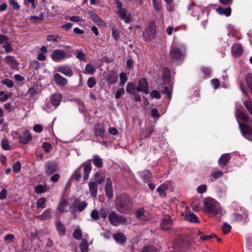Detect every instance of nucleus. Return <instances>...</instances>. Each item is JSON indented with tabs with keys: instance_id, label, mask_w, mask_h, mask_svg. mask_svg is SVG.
<instances>
[{
	"instance_id": "obj_34",
	"label": "nucleus",
	"mask_w": 252,
	"mask_h": 252,
	"mask_svg": "<svg viewBox=\"0 0 252 252\" xmlns=\"http://www.w3.org/2000/svg\"><path fill=\"white\" fill-rule=\"evenodd\" d=\"M185 219L191 222H197L198 219L194 213H189L186 214Z\"/></svg>"
},
{
	"instance_id": "obj_48",
	"label": "nucleus",
	"mask_w": 252,
	"mask_h": 252,
	"mask_svg": "<svg viewBox=\"0 0 252 252\" xmlns=\"http://www.w3.org/2000/svg\"><path fill=\"white\" fill-rule=\"evenodd\" d=\"M1 145L3 149L9 150L10 149V146L9 144L8 140L6 138H4L1 140Z\"/></svg>"
},
{
	"instance_id": "obj_23",
	"label": "nucleus",
	"mask_w": 252,
	"mask_h": 252,
	"mask_svg": "<svg viewBox=\"0 0 252 252\" xmlns=\"http://www.w3.org/2000/svg\"><path fill=\"white\" fill-rule=\"evenodd\" d=\"M89 187L91 196L95 198L97 193L98 184L95 182H90Z\"/></svg>"
},
{
	"instance_id": "obj_17",
	"label": "nucleus",
	"mask_w": 252,
	"mask_h": 252,
	"mask_svg": "<svg viewBox=\"0 0 252 252\" xmlns=\"http://www.w3.org/2000/svg\"><path fill=\"white\" fill-rule=\"evenodd\" d=\"M239 126L241 128V132L243 135L247 139L248 137L252 135V128L247 125H242L239 123Z\"/></svg>"
},
{
	"instance_id": "obj_8",
	"label": "nucleus",
	"mask_w": 252,
	"mask_h": 252,
	"mask_svg": "<svg viewBox=\"0 0 252 252\" xmlns=\"http://www.w3.org/2000/svg\"><path fill=\"white\" fill-rule=\"evenodd\" d=\"M170 186H171V182L167 181L158 187L157 190L159 196L162 197H165L166 195V191L169 189Z\"/></svg>"
},
{
	"instance_id": "obj_62",
	"label": "nucleus",
	"mask_w": 252,
	"mask_h": 252,
	"mask_svg": "<svg viewBox=\"0 0 252 252\" xmlns=\"http://www.w3.org/2000/svg\"><path fill=\"white\" fill-rule=\"evenodd\" d=\"M245 105L249 112L252 115V101L249 99L246 100L245 102Z\"/></svg>"
},
{
	"instance_id": "obj_2",
	"label": "nucleus",
	"mask_w": 252,
	"mask_h": 252,
	"mask_svg": "<svg viewBox=\"0 0 252 252\" xmlns=\"http://www.w3.org/2000/svg\"><path fill=\"white\" fill-rule=\"evenodd\" d=\"M185 50L186 47L183 43L174 42L170 52L172 60L174 61L182 60L184 56Z\"/></svg>"
},
{
	"instance_id": "obj_10",
	"label": "nucleus",
	"mask_w": 252,
	"mask_h": 252,
	"mask_svg": "<svg viewBox=\"0 0 252 252\" xmlns=\"http://www.w3.org/2000/svg\"><path fill=\"white\" fill-rule=\"evenodd\" d=\"M201 8L194 2H191L188 6V10L189 14L194 17L198 15V13L200 11Z\"/></svg>"
},
{
	"instance_id": "obj_9",
	"label": "nucleus",
	"mask_w": 252,
	"mask_h": 252,
	"mask_svg": "<svg viewBox=\"0 0 252 252\" xmlns=\"http://www.w3.org/2000/svg\"><path fill=\"white\" fill-rule=\"evenodd\" d=\"M57 70L67 77H71L73 74L72 69L67 65H59L58 66Z\"/></svg>"
},
{
	"instance_id": "obj_18",
	"label": "nucleus",
	"mask_w": 252,
	"mask_h": 252,
	"mask_svg": "<svg viewBox=\"0 0 252 252\" xmlns=\"http://www.w3.org/2000/svg\"><path fill=\"white\" fill-rule=\"evenodd\" d=\"M231 159V155L229 153L222 154L219 159V164L223 168Z\"/></svg>"
},
{
	"instance_id": "obj_60",
	"label": "nucleus",
	"mask_w": 252,
	"mask_h": 252,
	"mask_svg": "<svg viewBox=\"0 0 252 252\" xmlns=\"http://www.w3.org/2000/svg\"><path fill=\"white\" fill-rule=\"evenodd\" d=\"M222 231L224 233H228L231 229V226L227 222H224L222 227Z\"/></svg>"
},
{
	"instance_id": "obj_14",
	"label": "nucleus",
	"mask_w": 252,
	"mask_h": 252,
	"mask_svg": "<svg viewBox=\"0 0 252 252\" xmlns=\"http://www.w3.org/2000/svg\"><path fill=\"white\" fill-rule=\"evenodd\" d=\"M172 225V220L169 215H165L162 219L161 227L164 230L170 229Z\"/></svg>"
},
{
	"instance_id": "obj_13",
	"label": "nucleus",
	"mask_w": 252,
	"mask_h": 252,
	"mask_svg": "<svg viewBox=\"0 0 252 252\" xmlns=\"http://www.w3.org/2000/svg\"><path fill=\"white\" fill-rule=\"evenodd\" d=\"M232 55L234 57H240L243 52L242 46L241 44L236 43L232 46Z\"/></svg>"
},
{
	"instance_id": "obj_24",
	"label": "nucleus",
	"mask_w": 252,
	"mask_h": 252,
	"mask_svg": "<svg viewBox=\"0 0 252 252\" xmlns=\"http://www.w3.org/2000/svg\"><path fill=\"white\" fill-rule=\"evenodd\" d=\"M91 17L94 22L98 26L105 27L106 26V23L101 19L97 15L93 13L91 15Z\"/></svg>"
},
{
	"instance_id": "obj_16",
	"label": "nucleus",
	"mask_w": 252,
	"mask_h": 252,
	"mask_svg": "<svg viewBox=\"0 0 252 252\" xmlns=\"http://www.w3.org/2000/svg\"><path fill=\"white\" fill-rule=\"evenodd\" d=\"M164 86L162 87V93L163 94H165V97L168 99H171L172 93V85L170 82L168 83H166L163 85Z\"/></svg>"
},
{
	"instance_id": "obj_63",
	"label": "nucleus",
	"mask_w": 252,
	"mask_h": 252,
	"mask_svg": "<svg viewBox=\"0 0 252 252\" xmlns=\"http://www.w3.org/2000/svg\"><path fill=\"white\" fill-rule=\"evenodd\" d=\"M99 216L100 218L105 219L108 216V211L106 208H101L99 210Z\"/></svg>"
},
{
	"instance_id": "obj_21",
	"label": "nucleus",
	"mask_w": 252,
	"mask_h": 252,
	"mask_svg": "<svg viewBox=\"0 0 252 252\" xmlns=\"http://www.w3.org/2000/svg\"><path fill=\"white\" fill-rule=\"evenodd\" d=\"M148 213L143 209H139L136 212V216L137 219L142 221L148 220L149 217L148 216Z\"/></svg>"
},
{
	"instance_id": "obj_39",
	"label": "nucleus",
	"mask_w": 252,
	"mask_h": 252,
	"mask_svg": "<svg viewBox=\"0 0 252 252\" xmlns=\"http://www.w3.org/2000/svg\"><path fill=\"white\" fill-rule=\"evenodd\" d=\"M34 190L37 194H40L47 191V188L46 186L38 185L34 187Z\"/></svg>"
},
{
	"instance_id": "obj_22",
	"label": "nucleus",
	"mask_w": 252,
	"mask_h": 252,
	"mask_svg": "<svg viewBox=\"0 0 252 252\" xmlns=\"http://www.w3.org/2000/svg\"><path fill=\"white\" fill-rule=\"evenodd\" d=\"M56 83L58 86H64L67 84V80L59 73H56L54 77Z\"/></svg>"
},
{
	"instance_id": "obj_11",
	"label": "nucleus",
	"mask_w": 252,
	"mask_h": 252,
	"mask_svg": "<svg viewBox=\"0 0 252 252\" xmlns=\"http://www.w3.org/2000/svg\"><path fill=\"white\" fill-rule=\"evenodd\" d=\"M58 170V164L55 161H48L45 166L46 173L50 175L57 171Z\"/></svg>"
},
{
	"instance_id": "obj_44",
	"label": "nucleus",
	"mask_w": 252,
	"mask_h": 252,
	"mask_svg": "<svg viewBox=\"0 0 252 252\" xmlns=\"http://www.w3.org/2000/svg\"><path fill=\"white\" fill-rule=\"evenodd\" d=\"M89 244L86 240L83 239L80 245L81 252H88Z\"/></svg>"
},
{
	"instance_id": "obj_59",
	"label": "nucleus",
	"mask_w": 252,
	"mask_h": 252,
	"mask_svg": "<svg viewBox=\"0 0 252 252\" xmlns=\"http://www.w3.org/2000/svg\"><path fill=\"white\" fill-rule=\"evenodd\" d=\"M112 36L114 38V39H115V40L116 41V40H118L120 37L119 31L114 28H112Z\"/></svg>"
},
{
	"instance_id": "obj_50",
	"label": "nucleus",
	"mask_w": 252,
	"mask_h": 252,
	"mask_svg": "<svg viewBox=\"0 0 252 252\" xmlns=\"http://www.w3.org/2000/svg\"><path fill=\"white\" fill-rule=\"evenodd\" d=\"M56 108L54 107L52 104L50 102H47L43 106V109L47 112H51L53 111Z\"/></svg>"
},
{
	"instance_id": "obj_3",
	"label": "nucleus",
	"mask_w": 252,
	"mask_h": 252,
	"mask_svg": "<svg viewBox=\"0 0 252 252\" xmlns=\"http://www.w3.org/2000/svg\"><path fill=\"white\" fill-rule=\"evenodd\" d=\"M205 211L212 213L214 215L222 214V210L220 204L214 199L210 198L206 199L204 203Z\"/></svg>"
},
{
	"instance_id": "obj_41",
	"label": "nucleus",
	"mask_w": 252,
	"mask_h": 252,
	"mask_svg": "<svg viewBox=\"0 0 252 252\" xmlns=\"http://www.w3.org/2000/svg\"><path fill=\"white\" fill-rule=\"evenodd\" d=\"M136 90V88L135 87L134 84L131 82H128L126 86V91L127 93L133 94L135 93V91Z\"/></svg>"
},
{
	"instance_id": "obj_32",
	"label": "nucleus",
	"mask_w": 252,
	"mask_h": 252,
	"mask_svg": "<svg viewBox=\"0 0 252 252\" xmlns=\"http://www.w3.org/2000/svg\"><path fill=\"white\" fill-rule=\"evenodd\" d=\"M114 239L116 242L120 244H123L126 241L125 236L121 233H118L114 235Z\"/></svg>"
},
{
	"instance_id": "obj_49",
	"label": "nucleus",
	"mask_w": 252,
	"mask_h": 252,
	"mask_svg": "<svg viewBox=\"0 0 252 252\" xmlns=\"http://www.w3.org/2000/svg\"><path fill=\"white\" fill-rule=\"evenodd\" d=\"M5 60L7 63H11L15 65L18 64L17 61L15 59L14 56H7L5 57Z\"/></svg>"
},
{
	"instance_id": "obj_38",
	"label": "nucleus",
	"mask_w": 252,
	"mask_h": 252,
	"mask_svg": "<svg viewBox=\"0 0 252 252\" xmlns=\"http://www.w3.org/2000/svg\"><path fill=\"white\" fill-rule=\"evenodd\" d=\"M87 205L88 203L86 201H83L77 203L75 207L79 212H82L87 207Z\"/></svg>"
},
{
	"instance_id": "obj_36",
	"label": "nucleus",
	"mask_w": 252,
	"mask_h": 252,
	"mask_svg": "<svg viewBox=\"0 0 252 252\" xmlns=\"http://www.w3.org/2000/svg\"><path fill=\"white\" fill-rule=\"evenodd\" d=\"M163 85H165L166 83H168L170 82V70L169 69L165 67L164 69V73L163 75Z\"/></svg>"
},
{
	"instance_id": "obj_58",
	"label": "nucleus",
	"mask_w": 252,
	"mask_h": 252,
	"mask_svg": "<svg viewBox=\"0 0 252 252\" xmlns=\"http://www.w3.org/2000/svg\"><path fill=\"white\" fill-rule=\"evenodd\" d=\"M120 85H121L122 86H124V84L126 83L127 80L126 74L125 73H121L120 74Z\"/></svg>"
},
{
	"instance_id": "obj_20",
	"label": "nucleus",
	"mask_w": 252,
	"mask_h": 252,
	"mask_svg": "<svg viewBox=\"0 0 252 252\" xmlns=\"http://www.w3.org/2000/svg\"><path fill=\"white\" fill-rule=\"evenodd\" d=\"M35 218L38 219L40 220L50 219L51 218V209L50 208L46 209L42 214L35 216Z\"/></svg>"
},
{
	"instance_id": "obj_52",
	"label": "nucleus",
	"mask_w": 252,
	"mask_h": 252,
	"mask_svg": "<svg viewBox=\"0 0 252 252\" xmlns=\"http://www.w3.org/2000/svg\"><path fill=\"white\" fill-rule=\"evenodd\" d=\"M46 39L48 41L57 42L61 40V37L58 35L51 34L48 35Z\"/></svg>"
},
{
	"instance_id": "obj_42",
	"label": "nucleus",
	"mask_w": 252,
	"mask_h": 252,
	"mask_svg": "<svg viewBox=\"0 0 252 252\" xmlns=\"http://www.w3.org/2000/svg\"><path fill=\"white\" fill-rule=\"evenodd\" d=\"M28 94L30 95L31 96H34L36 94H38L40 93L39 90L38 89V86L36 85H34L32 88H30L28 92Z\"/></svg>"
},
{
	"instance_id": "obj_31",
	"label": "nucleus",
	"mask_w": 252,
	"mask_h": 252,
	"mask_svg": "<svg viewBox=\"0 0 252 252\" xmlns=\"http://www.w3.org/2000/svg\"><path fill=\"white\" fill-rule=\"evenodd\" d=\"M104 132V127L102 125L98 124L95 126V134L96 136L102 137Z\"/></svg>"
},
{
	"instance_id": "obj_53",
	"label": "nucleus",
	"mask_w": 252,
	"mask_h": 252,
	"mask_svg": "<svg viewBox=\"0 0 252 252\" xmlns=\"http://www.w3.org/2000/svg\"><path fill=\"white\" fill-rule=\"evenodd\" d=\"M141 175L142 176L143 179L146 181H147L150 179L152 177V173L149 170L144 171L142 172Z\"/></svg>"
},
{
	"instance_id": "obj_12",
	"label": "nucleus",
	"mask_w": 252,
	"mask_h": 252,
	"mask_svg": "<svg viewBox=\"0 0 252 252\" xmlns=\"http://www.w3.org/2000/svg\"><path fill=\"white\" fill-rule=\"evenodd\" d=\"M19 138L21 143L26 144L32 139V136L28 130H25L19 134Z\"/></svg>"
},
{
	"instance_id": "obj_33",
	"label": "nucleus",
	"mask_w": 252,
	"mask_h": 252,
	"mask_svg": "<svg viewBox=\"0 0 252 252\" xmlns=\"http://www.w3.org/2000/svg\"><path fill=\"white\" fill-rule=\"evenodd\" d=\"M107 81L111 84H115L118 81V76L114 72H110L107 78Z\"/></svg>"
},
{
	"instance_id": "obj_35",
	"label": "nucleus",
	"mask_w": 252,
	"mask_h": 252,
	"mask_svg": "<svg viewBox=\"0 0 252 252\" xmlns=\"http://www.w3.org/2000/svg\"><path fill=\"white\" fill-rule=\"evenodd\" d=\"M68 201L66 200L63 199L62 200L59 205H58V209L61 212H66V208L68 206Z\"/></svg>"
},
{
	"instance_id": "obj_54",
	"label": "nucleus",
	"mask_w": 252,
	"mask_h": 252,
	"mask_svg": "<svg viewBox=\"0 0 252 252\" xmlns=\"http://www.w3.org/2000/svg\"><path fill=\"white\" fill-rule=\"evenodd\" d=\"M73 236L74 238L77 240L81 239L82 236V234L81 230L78 228L75 229L73 231Z\"/></svg>"
},
{
	"instance_id": "obj_45",
	"label": "nucleus",
	"mask_w": 252,
	"mask_h": 252,
	"mask_svg": "<svg viewBox=\"0 0 252 252\" xmlns=\"http://www.w3.org/2000/svg\"><path fill=\"white\" fill-rule=\"evenodd\" d=\"M245 81L249 89L252 91V74H247L245 77Z\"/></svg>"
},
{
	"instance_id": "obj_61",
	"label": "nucleus",
	"mask_w": 252,
	"mask_h": 252,
	"mask_svg": "<svg viewBox=\"0 0 252 252\" xmlns=\"http://www.w3.org/2000/svg\"><path fill=\"white\" fill-rule=\"evenodd\" d=\"M13 171L15 173H18L21 170V164L19 161H17L13 165Z\"/></svg>"
},
{
	"instance_id": "obj_30",
	"label": "nucleus",
	"mask_w": 252,
	"mask_h": 252,
	"mask_svg": "<svg viewBox=\"0 0 252 252\" xmlns=\"http://www.w3.org/2000/svg\"><path fill=\"white\" fill-rule=\"evenodd\" d=\"M236 116L237 118L246 121L248 120V116L240 108H237L235 113Z\"/></svg>"
},
{
	"instance_id": "obj_5",
	"label": "nucleus",
	"mask_w": 252,
	"mask_h": 252,
	"mask_svg": "<svg viewBox=\"0 0 252 252\" xmlns=\"http://www.w3.org/2000/svg\"><path fill=\"white\" fill-rule=\"evenodd\" d=\"M156 26L154 23L150 22L143 32V38L145 41L150 40L156 37Z\"/></svg>"
},
{
	"instance_id": "obj_1",
	"label": "nucleus",
	"mask_w": 252,
	"mask_h": 252,
	"mask_svg": "<svg viewBox=\"0 0 252 252\" xmlns=\"http://www.w3.org/2000/svg\"><path fill=\"white\" fill-rule=\"evenodd\" d=\"M117 210L122 213H126L131 207L132 202L130 197L126 194H122L117 197L116 201Z\"/></svg>"
},
{
	"instance_id": "obj_64",
	"label": "nucleus",
	"mask_w": 252,
	"mask_h": 252,
	"mask_svg": "<svg viewBox=\"0 0 252 252\" xmlns=\"http://www.w3.org/2000/svg\"><path fill=\"white\" fill-rule=\"evenodd\" d=\"M141 252H157L156 249L153 246L144 247Z\"/></svg>"
},
{
	"instance_id": "obj_57",
	"label": "nucleus",
	"mask_w": 252,
	"mask_h": 252,
	"mask_svg": "<svg viewBox=\"0 0 252 252\" xmlns=\"http://www.w3.org/2000/svg\"><path fill=\"white\" fill-rule=\"evenodd\" d=\"M87 83L89 88H93L96 83L95 78L93 77L89 78Z\"/></svg>"
},
{
	"instance_id": "obj_46",
	"label": "nucleus",
	"mask_w": 252,
	"mask_h": 252,
	"mask_svg": "<svg viewBox=\"0 0 252 252\" xmlns=\"http://www.w3.org/2000/svg\"><path fill=\"white\" fill-rule=\"evenodd\" d=\"M94 180L97 182V184H100L104 179L101 173L96 172L94 175Z\"/></svg>"
},
{
	"instance_id": "obj_43",
	"label": "nucleus",
	"mask_w": 252,
	"mask_h": 252,
	"mask_svg": "<svg viewBox=\"0 0 252 252\" xmlns=\"http://www.w3.org/2000/svg\"><path fill=\"white\" fill-rule=\"evenodd\" d=\"M76 58L80 62H83L85 60L86 55L84 54L83 50H76Z\"/></svg>"
},
{
	"instance_id": "obj_15",
	"label": "nucleus",
	"mask_w": 252,
	"mask_h": 252,
	"mask_svg": "<svg viewBox=\"0 0 252 252\" xmlns=\"http://www.w3.org/2000/svg\"><path fill=\"white\" fill-rule=\"evenodd\" d=\"M105 192L107 196L111 199L113 196V190L112 188V183L110 178L106 179V185L105 187Z\"/></svg>"
},
{
	"instance_id": "obj_19",
	"label": "nucleus",
	"mask_w": 252,
	"mask_h": 252,
	"mask_svg": "<svg viewBox=\"0 0 252 252\" xmlns=\"http://www.w3.org/2000/svg\"><path fill=\"white\" fill-rule=\"evenodd\" d=\"M62 99V95L60 94H54L50 98L51 103L55 108H57L60 105Z\"/></svg>"
},
{
	"instance_id": "obj_6",
	"label": "nucleus",
	"mask_w": 252,
	"mask_h": 252,
	"mask_svg": "<svg viewBox=\"0 0 252 252\" xmlns=\"http://www.w3.org/2000/svg\"><path fill=\"white\" fill-rule=\"evenodd\" d=\"M71 56V55L67 54L64 50L62 49L54 50L51 55L52 60L56 62L63 61L65 59L69 58Z\"/></svg>"
},
{
	"instance_id": "obj_29",
	"label": "nucleus",
	"mask_w": 252,
	"mask_h": 252,
	"mask_svg": "<svg viewBox=\"0 0 252 252\" xmlns=\"http://www.w3.org/2000/svg\"><path fill=\"white\" fill-rule=\"evenodd\" d=\"M93 162L95 166L97 168H101L103 165L102 159L97 155L93 156Z\"/></svg>"
},
{
	"instance_id": "obj_27",
	"label": "nucleus",
	"mask_w": 252,
	"mask_h": 252,
	"mask_svg": "<svg viewBox=\"0 0 252 252\" xmlns=\"http://www.w3.org/2000/svg\"><path fill=\"white\" fill-rule=\"evenodd\" d=\"M55 225L56 230L58 232L59 235L64 236L65 234V228L64 225L60 221H57Z\"/></svg>"
},
{
	"instance_id": "obj_4",
	"label": "nucleus",
	"mask_w": 252,
	"mask_h": 252,
	"mask_svg": "<svg viewBox=\"0 0 252 252\" xmlns=\"http://www.w3.org/2000/svg\"><path fill=\"white\" fill-rule=\"evenodd\" d=\"M108 218L109 222L115 226L126 223L127 220L125 217L117 214L115 211H111L109 214Z\"/></svg>"
},
{
	"instance_id": "obj_47",
	"label": "nucleus",
	"mask_w": 252,
	"mask_h": 252,
	"mask_svg": "<svg viewBox=\"0 0 252 252\" xmlns=\"http://www.w3.org/2000/svg\"><path fill=\"white\" fill-rule=\"evenodd\" d=\"M2 47L4 48L5 53L6 54L11 53L14 50V49L12 48L11 44L9 41L2 45Z\"/></svg>"
},
{
	"instance_id": "obj_28",
	"label": "nucleus",
	"mask_w": 252,
	"mask_h": 252,
	"mask_svg": "<svg viewBox=\"0 0 252 252\" xmlns=\"http://www.w3.org/2000/svg\"><path fill=\"white\" fill-rule=\"evenodd\" d=\"M217 12L221 15H225L227 17L231 15V9L230 7L223 8L221 6L217 9Z\"/></svg>"
},
{
	"instance_id": "obj_51",
	"label": "nucleus",
	"mask_w": 252,
	"mask_h": 252,
	"mask_svg": "<svg viewBox=\"0 0 252 252\" xmlns=\"http://www.w3.org/2000/svg\"><path fill=\"white\" fill-rule=\"evenodd\" d=\"M117 13L121 19H124L129 14L126 8H123L118 10L117 11Z\"/></svg>"
},
{
	"instance_id": "obj_7",
	"label": "nucleus",
	"mask_w": 252,
	"mask_h": 252,
	"mask_svg": "<svg viewBox=\"0 0 252 252\" xmlns=\"http://www.w3.org/2000/svg\"><path fill=\"white\" fill-rule=\"evenodd\" d=\"M137 92H142L146 94L149 93L148 83L146 79L142 78L139 81L138 86L136 87Z\"/></svg>"
},
{
	"instance_id": "obj_26",
	"label": "nucleus",
	"mask_w": 252,
	"mask_h": 252,
	"mask_svg": "<svg viewBox=\"0 0 252 252\" xmlns=\"http://www.w3.org/2000/svg\"><path fill=\"white\" fill-rule=\"evenodd\" d=\"M82 165L78 167L73 172L71 176V179L75 180L77 182H80L82 178L81 176Z\"/></svg>"
},
{
	"instance_id": "obj_37",
	"label": "nucleus",
	"mask_w": 252,
	"mask_h": 252,
	"mask_svg": "<svg viewBox=\"0 0 252 252\" xmlns=\"http://www.w3.org/2000/svg\"><path fill=\"white\" fill-rule=\"evenodd\" d=\"M197 236L202 241H206L210 240L214 237H217V236L214 234L206 235L203 232H198Z\"/></svg>"
},
{
	"instance_id": "obj_40",
	"label": "nucleus",
	"mask_w": 252,
	"mask_h": 252,
	"mask_svg": "<svg viewBox=\"0 0 252 252\" xmlns=\"http://www.w3.org/2000/svg\"><path fill=\"white\" fill-rule=\"evenodd\" d=\"M46 199L44 197H41L37 199L36 201V206L38 208L43 209L46 207Z\"/></svg>"
},
{
	"instance_id": "obj_55",
	"label": "nucleus",
	"mask_w": 252,
	"mask_h": 252,
	"mask_svg": "<svg viewBox=\"0 0 252 252\" xmlns=\"http://www.w3.org/2000/svg\"><path fill=\"white\" fill-rule=\"evenodd\" d=\"M85 71L89 74H93L95 72V69L91 64H87L85 66Z\"/></svg>"
},
{
	"instance_id": "obj_25",
	"label": "nucleus",
	"mask_w": 252,
	"mask_h": 252,
	"mask_svg": "<svg viewBox=\"0 0 252 252\" xmlns=\"http://www.w3.org/2000/svg\"><path fill=\"white\" fill-rule=\"evenodd\" d=\"M92 165L91 163H87L84 167L83 180L86 181L89 177V174L92 170Z\"/></svg>"
},
{
	"instance_id": "obj_56",
	"label": "nucleus",
	"mask_w": 252,
	"mask_h": 252,
	"mask_svg": "<svg viewBox=\"0 0 252 252\" xmlns=\"http://www.w3.org/2000/svg\"><path fill=\"white\" fill-rule=\"evenodd\" d=\"M99 212L96 209H94L91 213V217L92 219L96 220L99 219Z\"/></svg>"
}]
</instances>
